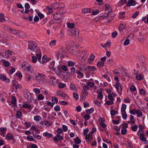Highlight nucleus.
Segmentation results:
<instances>
[{
  "mask_svg": "<svg viewBox=\"0 0 148 148\" xmlns=\"http://www.w3.org/2000/svg\"><path fill=\"white\" fill-rule=\"evenodd\" d=\"M105 12L104 14H100L98 16L99 20H104L106 23L112 21L114 18V14L112 12V9L110 5L108 4L105 5Z\"/></svg>",
  "mask_w": 148,
  "mask_h": 148,
  "instance_id": "nucleus-1",
  "label": "nucleus"
},
{
  "mask_svg": "<svg viewBox=\"0 0 148 148\" xmlns=\"http://www.w3.org/2000/svg\"><path fill=\"white\" fill-rule=\"evenodd\" d=\"M45 75L42 73H38V75L35 77V79L36 81L40 84H42L45 81Z\"/></svg>",
  "mask_w": 148,
  "mask_h": 148,
  "instance_id": "nucleus-2",
  "label": "nucleus"
},
{
  "mask_svg": "<svg viewBox=\"0 0 148 148\" xmlns=\"http://www.w3.org/2000/svg\"><path fill=\"white\" fill-rule=\"evenodd\" d=\"M134 74L135 75L136 79L138 80H141L143 78V75L142 74L139 73V71L135 69L134 70Z\"/></svg>",
  "mask_w": 148,
  "mask_h": 148,
  "instance_id": "nucleus-3",
  "label": "nucleus"
},
{
  "mask_svg": "<svg viewBox=\"0 0 148 148\" xmlns=\"http://www.w3.org/2000/svg\"><path fill=\"white\" fill-rule=\"evenodd\" d=\"M24 96L30 102H33L35 101V100L28 92H25L24 93Z\"/></svg>",
  "mask_w": 148,
  "mask_h": 148,
  "instance_id": "nucleus-4",
  "label": "nucleus"
},
{
  "mask_svg": "<svg viewBox=\"0 0 148 148\" xmlns=\"http://www.w3.org/2000/svg\"><path fill=\"white\" fill-rule=\"evenodd\" d=\"M115 87L116 88L118 92L120 94H122V85L120 82H116L115 84Z\"/></svg>",
  "mask_w": 148,
  "mask_h": 148,
  "instance_id": "nucleus-5",
  "label": "nucleus"
},
{
  "mask_svg": "<svg viewBox=\"0 0 148 148\" xmlns=\"http://www.w3.org/2000/svg\"><path fill=\"white\" fill-rule=\"evenodd\" d=\"M79 32V30L76 28H73L71 31L72 36L74 37H78Z\"/></svg>",
  "mask_w": 148,
  "mask_h": 148,
  "instance_id": "nucleus-6",
  "label": "nucleus"
},
{
  "mask_svg": "<svg viewBox=\"0 0 148 148\" xmlns=\"http://www.w3.org/2000/svg\"><path fill=\"white\" fill-rule=\"evenodd\" d=\"M143 132H138L137 134L138 135H140V140L142 141L143 142H147V141L146 140V138L145 137V135L143 134Z\"/></svg>",
  "mask_w": 148,
  "mask_h": 148,
  "instance_id": "nucleus-7",
  "label": "nucleus"
},
{
  "mask_svg": "<svg viewBox=\"0 0 148 148\" xmlns=\"http://www.w3.org/2000/svg\"><path fill=\"white\" fill-rule=\"evenodd\" d=\"M62 18L61 15H60L59 13L58 12L56 13L55 14L53 15V19L56 21L59 20L61 19Z\"/></svg>",
  "mask_w": 148,
  "mask_h": 148,
  "instance_id": "nucleus-8",
  "label": "nucleus"
},
{
  "mask_svg": "<svg viewBox=\"0 0 148 148\" xmlns=\"http://www.w3.org/2000/svg\"><path fill=\"white\" fill-rule=\"evenodd\" d=\"M10 32L11 34H13L16 35H18V36H21L20 34H19L21 32V31H17L14 29H10Z\"/></svg>",
  "mask_w": 148,
  "mask_h": 148,
  "instance_id": "nucleus-9",
  "label": "nucleus"
},
{
  "mask_svg": "<svg viewBox=\"0 0 148 148\" xmlns=\"http://www.w3.org/2000/svg\"><path fill=\"white\" fill-rule=\"evenodd\" d=\"M56 94L57 95H58L59 97H65L66 95V94L63 92H62L60 90H58L57 91Z\"/></svg>",
  "mask_w": 148,
  "mask_h": 148,
  "instance_id": "nucleus-10",
  "label": "nucleus"
},
{
  "mask_svg": "<svg viewBox=\"0 0 148 148\" xmlns=\"http://www.w3.org/2000/svg\"><path fill=\"white\" fill-rule=\"evenodd\" d=\"M128 2L127 3L126 6L127 7H130L132 6H134L135 5V1L134 0H128Z\"/></svg>",
  "mask_w": 148,
  "mask_h": 148,
  "instance_id": "nucleus-11",
  "label": "nucleus"
},
{
  "mask_svg": "<svg viewBox=\"0 0 148 148\" xmlns=\"http://www.w3.org/2000/svg\"><path fill=\"white\" fill-rule=\"evenodd\" d=\"M92 135L90 133L86 135V140L88 143H89L90 140H92Z\"/></svg>",
  "mask_w": 148,
  "mask_h": 148,
  "instance_id": "nucleus-12",
  "label": "nucleus"
},
{
  "mask_svg": "<svg viewBox=\"0 0 148 148\" xmlns=\"http://www.w3.org/2000/svg\"><path fill=\"white\" fill-rule=\"evenodd\" d=\"M95 58V56L93 54H91L90 56L88 59L87 61L90 63L91 64L92 63Z\"/></svg>",
  "mask_w": 148,
  "mask_h": 148,
  "instance_id": "nucleus-13",
  "label": "nucleus"
},
{
  "mask_svg": "<svg viewBox=\"0 0 148 148\" xmlns=\"http://www.w3.org/2000/svg\"><path fill=\"white\" fill-rule=\"evenodd\" d=\"M55 64V62L52 61L50 62V64L49 65V69L50 70L55 71L56 68L54 67V65Z\"/></svg>",
  "mask_w": 148,
  "mask_h": 148,
  "instance_id": "nucleus-14",
  "label": "nucleus"
},
{
  "mask_svg": "<svg viewBox=\"0 0 148 148\" xmlns=\"http://www.w3.org/2000/svg\"><path fill=\"white\" fill-rule=\"evenodd\" d=\"M55 5L57 8H64L65 6L62 3H55Z\"/></svg>",
  "mask_w": 148,
  "mask_h": 148,
  "instance_id": "nucleus-15",
  "label": "nucleus"
},
{
  "mask_svg": "<svg viewBox=\"0 0 148 148\" xmlns=\"http://www.w3.org/2000/svg\"><path fill=\"white\" fill-rule=\"evenodd\" d=\"M76 73L77 74V77L79 79H81L84 76V74L83 73L80 72L78 70H76Z\"/></svg>",
  "mask_w": 148,
  "mask_h": 148,
  "instance_id": "nucleus-16",
  "label": "nucleus"
},
{
  "mask_svg": "<svg viewBox=\"0 0 148 148\" xmlns=\"http://www.w3.org/2000/svg\"><path fill=\"white\" fill-rule=\"evenodd\" d=\"M82 12L84 14H87L88 13L91 12L90 9L85 8L82 10Z\"/></svg>",
  "mask_w": 148,
  "mask_h": 148,
  "instance_id": "nucleus-17",
  "label": "nucleus"
},
{
  "mask_svg": "<svg viewBox=\"0 0 148 148\" xmlns=\"http://www.w3.org/2000/svg\"><path fill=\"white\" fill-rule=\"evenodd\" d=\"M37 44L35 42L33 41H30L28 42V46H36Z\"/></svg>",
  "mask_w": 148,
  "mask_h": 148,
  "instance_id": "nucleus-18",
  "label": "nucleus"
},
{
  "mask_svg": "<svg viewBox=\"0 0 148 148\" xmlns=\"http://www.w3.org/2000/svg\"><path fill=\"white\" fill-rule=\"evenodd\" d=\"M87 69L89 71H94L97 70L96 67L95 66H88L87 67Z\"/></svg>",
  "mask_w": 148,
  "mask_h": 148,
  "instance_id": "nucleus-19",
  "label": "nucleus"
},
{
  "mask_svg": "<svg viewBox=\"0 0 148 148\" xmlns=\"http://www.w3.org/2000/svg\"><path fill=\"white\" fill-rule=\"evenodd\" d=\"M11 103L13 104V106L15 107L16 103V99L15 97L13 96L12 97Z\"/></svg>",
  "mask_w": 148,
  "mask_h": 148,
  "instance_id": "nucleus-20",
  "label": "nucleus"
},
{
  "mask_svg": "<svg viewBox=\"0 0 148 148\" xmlns=\"http://www.w3.org/2000/svg\"><path fill=\"white\" fill-rule=\"evenodd\" d=\"M82 99H83L84 98H85L86 96L88 95V93L86 91L83 90L82 91Z\"/></svg>",
  "mask_w": 148,
  "mask_h": 148,
  "instance_id": "nucleus-21",
  "label": "nucleus"
},
{
  "mask_svg": "<svg viewBox=\"0 0 148 148\" xmlns=\"http://www.w3.org/2000/svg\"><path fill=\"white\" fill-rule=\"evenodd\" d=\"M74 141L75 143L79 144L81 143V140L78 137H77L74 139Z\"/></svg>",
  "mask_w": 148,
  "mask_h": 148,
  "instance_id": "nucleus-22",
  "label": "nucleus"
},
{
  "mask_svg": "<svg viewBox=\"0 0 148 148\" xmlns=\"http://www.w3.org/2000/svg\"><path fill=\"white\" fill-rule=\"evenodd\" d=\"M43 135L46 137L47 138H49L50 137H53V135L50 133H44L43 134Z\"/></svg>",
  "mask_w": 148,
  "mask_h": 148,
  "instance_id": "nucleus-23",
  "label": "nucleus"
},
{
  "mask_svg": "<svg viewBox=\"0 0 148 148\" xmlns=\"http://www.w3.org/2000/svg\"><path fill=\"white\" fill-rule=\"evenodd\" d=\"M70 88L73 90L75 91L77 90L76 87L75 86L74 84L73 83H71L70 85Z\"/></svg>",
  "mask_w": 148,
  "mask_h": 148,
  "instance_id": "nucleus-24",
  "label": "nucleus"
},
{
  "mask_svg": "<svg viewBox=\"0 0 148 148\" xmlns=\"http://www.w3.org/2000/svg\"><path fill=\"white\" fill-rule=\"evenodd\" d=\"M125 26V25L124 23H121V24L119 27V29L120 31H121L123 30Z\"/></svg>",
  "mask_w": 148,
  "mask_h": 148,
  "instance_id": "nucleus-25",
  "label": "nucleus"
},
{
  "mask_svg": "<svg viewBox=\"0 0 148 148\" xmlns=\"http://www.w3.org/2000/svg\"><path fill=\"white\" fill-rule=\"evenodd\" d=\"M97 92L98 94V95L97 96L98 98L100 99H102L103 96L102 92L101 91H99V92L98 90H97Z\"/></svg>",
  "mask_w": 148,
  "mask_h": 148,
  "instance_id": "nucleus-26",
  "label": "nucleus"
},
{
  "mask_svg": "<svg viewBox=\"0 0 148 148\" xmlns=\"http://www.w3.org/2000/svg\"><path fill=\"white\" fill-rule=\"evenodd\" d=\"M6 138L8 140H12L13 139V136L11 134L8 133L6 136Z\"/></svg>",
  "mask_w": 148,
  "mask_h": 148,
  "instance_id": "nucleus-27",
  "label": "nucleus"
},
{
  "mask_svg": "<svg viewBox=\"0 0 148 148\" xmlns=\"http://www.w3.org/2000/svg\"><path fill=\"white\" fill-rule=\"evenodd\" d=\"M12 55V51H10L8 50L6 51L5 53V57L8 58L10 57V55Z\"/></svg>",
  "mask_w": 148,
  "mask_h": 148,
  "instance_id": "nucleus-28",
  "label": "nucleus"
},
{
  "mask_svg": "<svg viewBox=\"0 0 148 148\" xmlns=\"http://www.w3.org/2000/svg\"><path fill=\"white\" fill-rule=\"evenodd\" d=\"M138 127L139 128V130L138 132H140V133L144 132V131L143 130L144 129V126L142 125H139L138 126Z\"/></svg>",
  "mask_w": 148,
  "mask_h": 148,
  "instance_id": "nucleus-29",
  "label": "nucleus"
},
{
  "mask_svg": "<svg viewBox=\"0 0 148 148\" xmlns=\"http://www.w3.org/2000/svg\"><path fill=\"white\" fill-rule=\"evenodd\" d=\"M4 17V16L3 13L0 14V22H2L5 21V19Z\"/></svg>",
  "mask_w": 148,
  "mask_h": 148,
  "instance_id": "nucleus-30",
  "label": "nucleus"
},
{
  "mask_svg": "<svg viewBox=\"0 0 148 148\" xmlns=\"http://www.w3.org/2000/svg\"><path fill=\"white\" fill-rule=\"evenodd\" d=\"M23 107L25 108L32 109V108L30 105H28L27 103H25L23 105Z\"/></svg>",
  "mask_w": 148,
  "mask_h": 148,
  "instance_id": "nucleus-31",
  "label": "nucleus"
},
{
  "mask_svg": "<svg viewBox=\"0 0 148 148\" xmlns=\"http://www.w3.org/2000/svg\"><path fill=\"white\" fill-rule=\"evenodd\" d=\"M73 96L74 98L76 100L78 99L79 98V95L76 92H74L73 93Z\"/></svg>",
  "mask_w": 148,
  "mask_h": 148,
  "instance_id": "nucleus-32",
  "label": "nucleus"
},
{
  "mask_svg": "<svg viewBox=\"0 0 148 148\" xmlns=\"http://www.w3.org/2000/svg\"><path fill=\"white\" fill-rule=\"evenodd\" d=\"M94 111V108H92L90 109H88L86 110V113L88 114H90L92 113Z\"/></svg>",
  "mask_w": 148,
  "mask_h": 148,
  "instance_id": "nucleus-33",
  "label": "nucleus"
},
{
  "mask_svg": "<svg viewBox=\"0 0 148 148\" xmlns=\"http://www.w3.org/2000/svg\"><path fill=\"white\" fill-rule=\"evenodd\" d=\"M127 106L125 104H123L122 105V107L121 108V111L125 112V110Z\"/></svg>",
  "mask_w": 148,
  "mask_h": 148,
  "instance_id": "nucleus-34",
  "label": "nucleus"
},
{
  "mask_svg": "<svg viewBox=\"0 0 148 148\" xmlns=\"http://www.w3.org/2000/svg\"><path fill=\"white\" fill-rule=\"evenodd\" d=\"M123 118L124 119H126L127 118V115L126 113V112H121Z\"/></svg>",
  "mask_w": 148,
  "mask_h": 148,
  "instance_id": "nucleus-35",
  "label": "nucleus"
},
{
  "mask_svg": "<svg viewBox=\"0 0 148 148\" xmlns=\"http://www.w3.org/2000/svg\"><path fill=\"white\" fill-rule=\"evenodd\" d=\"M13 1V0H4V1L5 4L7 5L11 4Z\"/></svg>",
  "mask_w": 148,
  "mask_h": 148,
  "instance_id": "nucleus-36",
  "label": "nucleus"
},
{
  "mask_svg": "<svg viewBox=\"0 0 148 148\" xmlns=\"http://www.w3.org/2000/svg\"><path fill=\"white\" fill-rule=\"evenodd\" d=\"M126 129L124 127H122L121 130V133L123 135H125L126 133Z\"/></svg>",
  "mask_w": 148,
  "mask_h": 148,
  "instance_id": "nucleus-37",
  "label": "nucleus"
},
{
  "mask_svg": "<svg viewBox=\"0 0 148 148\" xmlns=\"http://www.w3.org/2000/svg\"><path fill=\"white\" fill-rule=\"evenodd\" d=\"M136 114H137V117L141 116H142V112L139 110H137Z\"/></svg>",
  "mask_w": 148,
  "mask_h": 148,
  "instance_id": "nucleus-38",
  "label": "nucleus"
},
{
  "mask_svg": "<svg viewBox=\"0 0 148 148\" xmlns=\"http://www.w3.org/2000/svg\"><path fill=\"white\" fill-rule=\"evenodd\" d=\"M22 115V113L20 111H17L16 115V116L17 118L19 119L21 117V116Z\"/></svg>",
  "mask_w": 148,
  "mask_h": 148,
  "instance_id": "nucleus-39",
  "label": "nucleus"
},
{
  "mask_svg": "<svg viewBox=\"0 0 148 148\" xmlns=\"http://www.w3.org/2000/svg\"><path fill=\"white\" fill-rule=\"evenodd\" d=\"M34 119L36 121H39L41 119V117L39 115L36 116H34Z\"/></svg>",
  "mask_w": 148,
  "mask_h": 148,
  "instance_id": "nucleus-40",
  "label": "nucleus"
},
{
  "mask_svg": "<svg viewBox=\"0 0 148 148\" xmlns=\"http://www.w3.org/2000/svg\"><path fill=\"white\" fill-rule=\"evenodd\" d=\"M69 47V48H67L66 49L67 50H69V52L72 53L74 52L75 50H74L73 49V47Z\"/></svg>",
  "mask_w": 148,
  "mask_h": 148,
  "instance_id": "nucleus-41",
  "label": "nucleus"
},
{
  "mask_svg": "<svg viewBox=\"0 0 148 148\" xmlns=\"http://www.w3.org/2000/svg\"><path fill=\"white\" fill-rule=\"evenodd\" d=\"M0 79L2 80H6L7 78L4 75L1 74L0 75Z\"/></svg>",
  "mask_w": 148,
  "mask_h": 148,
  "instance_id": "nucleus-42",
  "label": "nucleus"
},
{
  "mask_svg": "<svg viewBox=\"0 0 148 148\" xmlns=\"http://www.w3.org/2000/svg\"><path fill=\"white\" fill-rule=\"evenodd\" d=\"M27 139L28 140L30 141H32L34 140V138L32 136H27Z\"/></svg>",
  "mask_w": 148,
  "mask_h": 148,
  "instance_id": "nucleus-43",
  "label": "nucleus"
},
{
  "mask_svg": "<svg viewBox=\"0 0 148 148\" xmlns=\"http://www.w3.org/2000/svg\"><path fill=\"white\" fill-rule=\"evenodd\" d=\"M75 64V63L72 61H69L68 62V66H73Z\"/></svg>",
  "mask_w": 148,
  "mask_h": 148,
  "instance_id": "nucleus-44",
  "label": "nucleus"
},
{
  "mask_svg": "<svg viewBox=\"0 0 148 148\" xmlns=\"http://www.w3.org/2000/svg\"><path fill=\"white\" fill-rule=\"evenodd\" d=\"M74 25L75 24L73 23H68L67 24L68 27L70 28H73Z\"/></svg>",
  "mask_w": 148,
  "mask_h": 148,
  "instance_id": "nucleus-45",
  "label": "nucleus"
},
{
  "mask_svg": "<svg viewBox=\"0 0 148 148\" xmlns=\"http://www.w3.org/2000/svg\"><path fill=\"white\" fill-rule=\"evenodd\" d=\"M87 84L90 87L92 88L94 86L95 84L93 83L88 82L87 83Z\"/></svg>",
  "mask_w": 148,
  "mask_h": 148,
  "instance_id": "nucleus-46",
  "label": "nucleus"
},
{
  "mask_svg": "<svg viewBox=\"0 0 148 148\" xmlns=\"http://www.w3.org/2000/svg\"><path fill=\"white\" fill-rule=\"evenodd\" d=\"M28 64H25V63H23L22 64L21 66V68L24 70H25L26 69L27 67V66L28 65Z\"/></svg>",
  "mask_w": 148,
  "mask_h": 148,
  "instance_id": "nucleus-47",
  "label": "nucleus"
},
{
  "mask_svg": "<svg viewBox=\"0 0 148 148\" xmlns=\"http://www.w3.org/2000/svg\"><path fill=\"white\" fill-rule=\"evenodd\" d=\"M110 113L111 115L113 116L116 114H117L118 113V112L114 110H112L111 111Z\"/></svg>",
  "mask_w": 148,
  "mask_h": 148,
  "instance_id": "nucleus-48",
  "label": "nucleus"
},
{
  "mask_svg": "<svg viewBox=\"0 0 148 148\" xmlns=\"http://www.w3.org/2000/svg\"><path fill=\"white\" fill-rule=\"evenodd\" d=\"M42 61L44 63H46L47 62V56H46L44 55L42 58Z\"/></svg>",
  "mask_w": 148,
  "mask_h": 148,
  "instance_id": "nucleus-49",
  "label": "nucleus"
},
{
  "mask_svg": "<svg viewBox=\"0 0 148 148\" xmlns=\"http://www.w3.org/2000/svg\"><path fill=\"white\" fill-rule=\"evenodd\" d=\"M33 135L34 137L37 139L40 140L41 138V137L39 135H36L34 133H33Z\"/></svg>",
  "mask_w": 148,
  "mask_h": 148,
  "instance_id": "nucleus-50",
  "label": "nucleus"
},
{
  "mask_svg": "<svg viewBox=\"0 0 148 148\" xmlns=\"http://www.w3.org/2000/svg\"><path fill=\"white\" fill-rule=\"evenodd\" d=\"M55 102H53V103H51L49 101H47V105L50 106L51 107H52L54 105Z\"/></svg>",
  "mask_w": 148,
  "mask_h": 148,
  "instance_id": "nucleus-51",
  "label": "nucleus"
},
{
  "mask_svg": "<svg viewBox=\"0 0 148 148\" xmlns=\"http://www.w3.org/2000/svg\"><path fill=\"white\" fill-rule=\"evenodd\" d=\"M56 78L52 76L50 77V80L49 81L50 83L51 84H54V82H52V80H55Z\"/></svg>",
  "mask_w": 148,
  "mask_h": 148,
  "instance_id": "nucleus-52",
  "label": "nucleus"
},
{
  "mask_svg": "<svg viewBox=\"0 0 148 148\" xmlns=\"http://www.w3.org/2000/svg\"><path fill=\"white\" fill-rule=\"evenodd\" d=\"M104 63L101 62H98L97 63V66L100 67L103 66L104 65Z\"/></svg>",
  "mask_w": 148,
  "mask_h": 148,
  "instance_id": "nucleus-53",
  "label": "nucleus"
},
{
  "mask_svg": "<svg viewBox=\"0 0 148 148\" xmlns=\"http://www.w3.org/2000/svg\"><path fill=\"white\" fill-rule=\"evenodd\" d=\"M137 110L134 109L130 111V112L131 114L133 115H135L136 114Z\"/></svg>",
  "mask_w": 148,
  "mask_h": 148,
  "instance_id": "nucleus-54",
  "label": "nucleus"
},
{
  "mask_svg": "<svg viewBox=\"0 0 148 148\" xmlns=\"http://www.w3.org/2000/svg\"><path fill=\"white\" fill-rule=\"evenodd\" d=\"M117 36V33L116 31L113 32L112 34V36L113 38H115Z\"/></svg>",
  "mask_w": 148,
  "mask_h": 148,
  "instance_id": "nucleus-55",
  "label": "nucleus"
},
{
  "mask_svg": "<svg viewBox=\"0 0 148 148\" xmlns=\"http://www.w3.org/2000/svg\"><path fill=\"white\" fill-rule=\"evenodd\" d=\"M61 138H58L57 137H54L53 138V140L54 141H56L57 142L58 141V140H63V138L62 137H61Z\"/></svg>",
  "mask_w": 148,
  "mask_h": 148,
  "instance_id": "nucleus-56",
  "label": "nucleus"
},
{
  "mask_svg": "<svg viewBox=\"0 0 148 148\" xmlns=\"http://www.w3.org/2000/svg\"><path fill=\"white\" fill-rule=\"evenodd\" d=\"M47 9L48 10H49L48 12V14H50L53 12V11L52 9L50 8L49 6H47Z\"/></svg>",
  "mask_w": 148,
  "mask_h": 148,
  "instance_id": "nucleus-57",
  "label": "nucleus"
},
{
  "mask_svg": "<svg viewBox=\"0 0 148 148\" xmlns=\"http://www.w3.org/2000/svg\"><path fill=\"white\" fill-rule=\"evenodd\" d=\"M56 40H52L49 43L50 45L52 46L55 45H56Z\"/></svg>",
  "mask_w": 148,
  "mask_h": 148,
  "instance_id": "nucleus-58",
  "label": "nucleus"
},
{
  "mask_svg": "<svg viewBox=\"0 0 148 148\" xmlns=\"http://www.w3.org/2000/svg\"><path fill=\"white\" fill-rule=\"evenodd\" d=\"M71 41L70 40H67V41H66L65 43V45L67 46H69L73 45H72L71 44Z\"/></svg>",
  "mask_w": 148,
  "mask_h": 148,
  "instance_id": "nucleus-59",
  "label": "nucleus"
},
{
  "mask_svg": "<svg viewBox=\"0 0 148 148\" xmlns=\"http://www.w3.org/2000/svg\"><path fill=\"white\" fill-rule=\"evenodd\" d=\"M34 92L36 93H39L40 92V90L37 88H35L33 89Z\"/></svg>",
  "mask_w": 148,
  "mask_h": 148,
  "instance_id": "nucleus-60",
  "label": "nucleus"
},
{
  "mask_svg": "<svg viewBox=\"0 0 148 148\" xmlns=\"http://www.w3.org/2000/svg\"><path fill=\"white\" fill-rule=\"evenodd\" d=\"M66 86V84H65L62 83H60L59 84V87L60 88H63Z\"/></svg>",
  "mask_w": 148,
  "mask_h": 148,
  "instance_id": "nucleus-61",
  "label": "nucleus"
},
{
  "mask_svg": "<svg viewBox=\"0 0 148 148\" xmlns=\"http://www.w3.org/2000/svg\"><path fill=\"white\" fill-rule=\"evenodd\" d=\"M32 61L33 63H35L36 62L37 59V58L35 56H32Z\"/></svg>",
  "mask_w": 148,
  "mask_h": 148,
  "instance_id": "nucleus-62",
  "label": "nucleus"
},
{
  "mask_svg": "<svg viewBox=\"0 0 148 148\" xmlns=\"http://www.w3.org/2000/svg\"><path fill=\"white\" fill-rule=\"evenodd\" d=\"M139 12L138 11L136 12L132 16V18H134L136 17L139 14Z\"/></svg>",
  "mask_w": 148,
  "mask_h": 148,
  "instance_id": "nucleus-63",
  "label": "nucleus"
},
{
  "mask_svg": "<svg viewBox=\"0 0 148 148\" xmlns=\"http://www.w3.org/2000/svg\"><path fill=\"white\" fill-rule=\"evenodd\" d=\"M44 98V97L41 94H39L38 97V99L39 100H42Z\"/></svg>",
  "mask_w": 148,
  "mask_h": 148,
  "instance_id": "nucleus-64",
  "label": "nucleus"
}]
</instances>
